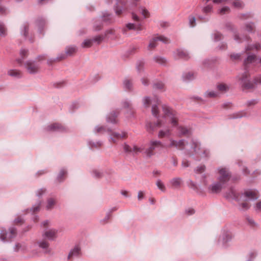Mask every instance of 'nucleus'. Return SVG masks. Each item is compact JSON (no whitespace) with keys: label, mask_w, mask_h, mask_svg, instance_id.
<instances>
[{"label":"nucleus","mask_w":261,"mask_h":261,"mask_svg":"<svg viewBox=\"0 0 261 261\" xmlns=\"http://www.w3.org/2000/svg\"><path fill=\"white\" fill-rule=\"evenodd\" d=\"M164 117L162 119H159L157 122L152 124L150 122L146 123V128L147 132H152L155 127H162L166 125H170L172 127H177L179 134L182 136L188 135L190 134V130L184 127L178 126V115L172 109L166 106H163Z\"/></svg>","instance_id":"1"},{"label":"nucleus","mask_w":261,"mask_h":261,"mask_svg":"<svg viewBox=\"0 0 261 261\" xmlns=\"http://www.w3.org/2000/svg\"><path fill=\"white\" fill-rule=\"evenodd\" d=\"M220 176L218 178L219 182L214 183L211 186L210 189L212 193H217L221 191L223 185L230 179V174L228 170L225 168L219 169Z\"/></svg>","instance_id":"2"},{"label":"nucleus","mask_w":261,"mask_h":261,"mask_svg":"<svg viewBox=\"0 0 261 261\" xmlns=\"http://www.w3.org/2000/svg\"><path fill=\"white\" fill-rule=\"evenodd\" d=\"M238 78L239 84L243 90L253 89L255 85L261 84V75L256 76L253 83L249 81L247 73L239 75Z\"/></svg>","instance_id":"3"},{"label":"nucleus","mask_w":261,"mask_h":261,"mask_svg":"<svg viewBox=\"0 0 261 261\" xmlns=\"http://www.w3.org/2000/svg\"><path fill=\"white\" fill-rule=\"evenodd\" d=\"M258 198L257 192L253 190H248L245 191L242 195L241 198L245 201L240 205V209L242 211L248 210L250 205L247 203L248 201L254 200Z\"/></svg>","instance_id":"4"},{"label":"nucleus","mask_w":261,"mask_h":261,"mask_svg":"<svg viewBox=\"0 0 261 261\" xmlns=\"http://www.w3.org/2000/svg\"><path fill=\"white\" fill-rule=\"evenodd\" d=\"M132 18L134 20L137 21V23H128L126 24V29L128 30H134L137 32H140L143 30V26L140 22L139 17L134 13H132Z\"/></svg>","instance_id":"5"},{"label":"nucleus","mask_w":261,"mask_h":261,"mask_svg":"<svg viewBox=\"0 0 261 261\" xmlns=\"http://www.w3.org/2000/svg\"><path fill=\"white\" fill-rule=\"evenodd\" d=\"M191 146L193 149V151H191L192 153L199 155L202 153L201 156H206L209 154L208 150L202 149L200 147V142L197 140H193L191 142Z\"/></svg>","instance_id":"6"},{"label":"nucleus","mask_w":261,"mask_h":261,"mask_svg":"<svg viewBox=\"0 0 261 261\" xmlns=\"http://www.w3.org/2000/svg\"><path fill=\"white\" fill-rule=\"evenodd\" d=\"M16 234V231L15 228L11 227L9 229L8 232H5L2 230L0 233V239L3 241H8L14 238Z\"/></svg>","instance_id":"7"},{"label":"nucleus","mask_w":261,"mask_h":261,"mask_svg":"<svg viewBox=\"0 0 261 261\" xmlns=\"http://www.w3.org/2000/svg\"><path fill=\"white\" fill-rule=\"evenodd\" d=\"M24 66L27 72L30 74L36 73L39 70V66L34 61H27Z\"/></svg>","instance_id":"8"},{"label":"nucleus","mask_w":261,"mask_h":261,"mask_svg":"<svg viewBox=\"0 0 261 261\" xmlns=\"http://www.w3.org/2000/svg\"><path fill=\"white\" fill-rule=\"evenodd\" d=\"M159 41H161L165 43H167L169 42L168 39L165 37L162 36H156L150 41V43L148 46V48L149 49H152L158 45Z\"/></svg>","instance_id":"9"},{"label":"nucleus","mask_w":261,"mask_h":261,"mask_svg":"<svg viewBox=\"0 0 261 261\" xmlns=\"http://www.w3.org/2000/svg\"><path fill=\"white\" fill-rule=\"evenodd\" d=\"M58 230L55 228H49L45 230L42 237L49 240H54L57 237Z\"/></svg>","instance_id":"10"},{"label":"nucleus","mask_w":261,"mask_h":261,"mask_svg":"<svg viewBox=\"0 0 261 261\" xmlns=\"http://www.w3.org/2000/svg\"><path fill=\"white\" fill-rule=\"evenodd\" d=\"M170 144L169 147H175L178 149L182 150L186 146V142L184 140H180L178 141L175 140L173 139H169Z\"/></svg>","instance_id":"11"},{"label":"nucleus","mask_w":261,"mask_h":261,"mask_svg":"<svg viewBox=\"0 0 261 261\" xmlns=\"http://www.w3.org/2000/svg\"><path fill=\"white\" fill-rule=\"evenodd\" d=\"M174 57L175 59H182L187 60L189 58V56L187 51L179 49L174 52Z\"/></svg>","instance_id":"12"},{"label":"nucleus","mask_w":261,"mask_h":261,"mask_svg":"<svg viewBox=\"0 0 261 261\" xmlns=\"http://www.w3.org/2000/svg\"><path fill=\"white\" fill-rule=\"evenodd\" d=\"M36 245L39 248L42 249L46 253L50 252V249L49 248V243L45 240H40L36 243Z\"/></svg>","instance_id":"13"},{"label":"nucleus","mask_w":261,"mask_h":261,"mask_svg":"<svg viewBox=\"0 0 261 261\" xmlns=\"http://www.w3.org/2000/svg\"><path fill=\"white\" fill-rule=\"evenodd\" d=\"M116 5L115 7V13L118 15H120L122 12L125 3L123 0H118Z\"/></svg>","instance_id":"14"},{"label":"nucleus","mask_w":261,"mask_h":261,"mask_svg":"<svg viewBox=\"0 0 261 261\" xmlns=\"http://www.w3.org/2000/svg\"><path fill=\"white\" fill-rule=\"evenodd\" d=\"M126 137V133L123 132H121V133H116L114 132L111 134L110 139L113 142H115L117 140H119L121 138H124Z\"/></svg>","instance_id":"15"},{"label":"nucleus","mask_w":261,"mask_h":261,"mask_svg":"<svg viewBox=\"0 0 261 261\" xmlns=\"http://www.w3.org/2000/svg\"><path fill=\"white\" fill-rule=\"evenodd\" d=\"M81 254V248L79 246H75L71 250L68 255V258L74 256H77Z\"/></svg>","instance_id":"16"},{"label":"nucleus","mask_w":261,"mask_h":261,"mask_svg":"<svg viewBox=\"0 0 261 261\" xmlns=\"http://www.w3.org/2000/svg\"><path fill=\"white\" fill-rule=\"evenodd\" d=\"M171 135V130L168 128H162L158 134V137L160 138L170 136Z\"/></svg>","instance_id":"17"},{"label":"nucleus","mask_w":261,"mask_h":261,"mask_svg":"<svg viewBox=\"0 0 261 261\" xmlns=\"http://www.w3.org/2000/svg\"><path fill=\"white\" fill-rule=\"evenodd\" d=\"M48 131L62 130L63 128L59 124L55 123L48 125L46 128Z\"/></svg>","instance_id":"18"},{"label":"nucleus","mask_w":261,"mask_h":261,"mask_svg":"<svg viewBox=\"0 0 261 261\" xmlns=\"http://www.w3.org/2000/svg\"><path fill=\"white\" fill-rule=\"evenodd\" d=\"M8 74L11 76L16 78H19L22 76V73L19 70L16 69H10L8 70Z\"/></svg>","instance_id":"19"},{"label":"nucleus","mask_w":261,"mask_h":261,"mask_svg":"<svg viewBox=\"0 0 261 261\" xmlns=\"http://www.w3.org/2000/svg\"><path fill=\"white\" fill-rule=\"evenodd\" d=\"M117 115L115 113H110L107 117V122L111 123H116L117 122L116 119Z\"/></svg>","instance_id":"20"},{"label":"nucleus","mask_w":261,"mask_h":261,"mask_svg":"<svg viewBox=\"0 0 261 261\" xmlns=\"http://www.w3.org/2000/svg\"><path fill=\"white\" fill-rule=\"evenodd\" d=\"M194 74L191 72H186L184 73L182 75L183 81L185 82L192 80L194 78Z\"/></svg>","instance_id":"21"},{"label":"nucleus","mask_w":261,"mask_h":261,"mask_svg":"<svg viewBox=\"0 0 261 261\" xmlns=\"http://www.w3.org/2000/svg\"><path fill=\"white\" fill-rule=\"evenodd\" d=\"M170 184L175 188H178L180 186L181 179L180 178H174L170 181Z\"/></svg>","instance_id":"22"},{"label":"nucleus","mask_w":261,"mask_h":261,"mask_svg":"<svg viewBox=\"0 0 261 261\" xmlns=\"http://www.w3.org/2000/svg\"><path fill=\"white\" fill-rule=\"evenodd\" d=\"M93 40L92 39H85L83 43L81 44V46L83 48H89L92 45Z\"/></svg>","instance_id":"23"},{"label":"nucleus","mask_w":261,"mask_h":261,"mask_svg":"<svg viewBox=\"0 0 261 261\" xmlns=\"http://www.w3.org/2000/svg\"><path fill=\"white\" fill-rule=\"evenodd\" d=\"M149 145L154 149L162 146V142L159 140H151L149 142Z\"/></svg>","instance_id":"24"},{"label":"nucleus","mask_w":261,"mask_h":261,"mask_svg":"<svg viewBox=\"0 0 261 261\" xmlns=\"http://www.w3.org/2000/svg\"><path fill=\"white\" fill-rule=\"evenodd\" d=\"M20 54L21 57V59H18L16 60V61L18 63H21L23 59L27 56L28 55V50L25 49H21L20 51Z\"/></svg>","instance_id":"25"},{"label":"nucleus","mask_w":261,"mask_h":261,"mask_svg":"<svg viewBox=\"0 0 261 261\" xmlns=\"http://www.w3.org/2000/svg\"><path fill=\"white\" fill-rule=\"evenodd\" d=\"M156 185L159 189L162 192H165L166 187L163 182L161 179H158L156 181Z\"/></svg>","instance_id":"26"},{"label":"nucleus","mask_w":261,"mask_h":261,"mask_svg":"<svg viewBox=\"0 0 261 261\" xmlns=\"http://www.w3.org/2000/svg\"><path fill=\"white\" fill-rule=\"evenodd\" d=\"M56 203V201L53 198H49L48 199L46 208L47 210H51L53 208Z\"/></svg>","instance_id":"27"},{"label":"nucleus","mask_w":261,"mask_h":261,"mask_svg":"<svg viewBox=\"0 0 261 261\" xmlns=\"http://www.w3.org/2000/svg\"><path fill=\"white\" fill-rule=\"evenodd\" d=\"M230 12V9L227 6H224L220 9H219L218 11V13L221 15H224L227 13H228Z\"/></svg>","instance_id":"28"},{"label":"nucleus","mask_w":261,"mask_h":261,"mask_svg":"<svg viewBox=\"0 0 261 261\" xmlns=\"http://www.w3.org/2000/svg\"><path fill=\"white\" fill-rule=\"evenodd\" d=\"M139 11L142 15L144 17V18L148 17L149 15V13L147 9L143 7H140L139 8Z\"/></svg>","instance_id":"29"},{"label":"nucleus","mask_w":261,"mask_h":261,"mask_svg":"<svg viewBox=\"0 0 261 261\" xmlns=\"http://www.w3.org/2000/svg\"><path fill=\"white\" fill-rule=\"evenodd\" d=\"M232 6L237 9H241L243 7V3L240 0L234 1L232 2Z\"/></svg>","instance_id":"30"},{"label":"nucleus","mask_w":261,"mask_h":261,"mask_svg":"<svg viewBox=\"0 0 261 261\" xmlns=\"http://www.w3.org/2000/svg\"><path fill=\"white\" fill-rule=\"evenodd\" d=\"M76 51V48L75 46L68 47L66 49V54L67 55L71 56L73 53Z\"/></svg>","instance_id":"31"},{"label":"nucleus","mask_w":261,"mask_h":261,"mask_svg":"<svg viewBox=\"0 0 261 261\" xmlns=\"http://www.w3.org/2000/svg\"><path fill=\"white\" fill-rule=\"evenodd\" d=\"M219 94L214 91H206L205 93V96L207 97H216L218 96Z\"/></svg>","instance_id":"32"},{"label":"nucleus","mask_w":261,"mask_h":261,"mask_svg":"<svg viewBox=\"0 0 261 261\" xmlns=\"http://www.w3.org/2000/svg\"><path fill=\"white\" fill-rule=\"evenodd\" d=\"M154 149V148H153V147L150 146L149 145V147L145 150V153L147 156L150 157L153 154Z\"/></svg>","instance_id":"33"},{"label":"nucleus","mask_w":261,"mask_h":261,"mask_svg":"<svg viewBox=\"0 0 261 261\" xmlns=\"http://www.w3.org/2000/svg\"><path fill=\"white\" fill-rule=\"evenodd\" d=\"M144 150V147L143 146H134L133 148V152L136 154H137L140 152H142Z\"/></svg>","instance_id":"34"},{"label":"nucleus","mask_w":261,"mask_h":261,"mask_svg":"<svg viewBox=\"0 0 261 261\" xmlns=\"http://www.w3.org/2000/svg\"><path fill=\"white\" fill-rule=\"evenodd\" d=\"M151 112L152 115H153L155 117H158L159 116V109L158 106L156 105H153L152 106Z\"/></svg>","instance_id":"35"},{"label":"nucleus","mask_w":261,"mask_h":261,"mask_svg":"<svg viewBox=\"0 0 261 261\" xmlns=\"http://www.w3.org/2000/svg\"><path fill=\"white\" fill-rule=\"evenodd\" d=\"M225 197L227 198H232V199L238 198L237 193L233 190H231L230 193L228 194H226L225 195Z\"/></svg>","instance_id":"36"},{"label":"nucleus","mask_w":261,"mask_h":261,"mask_svg":"<svg viewBox=\"0 0 261 261\" xmlns=\"http://www.w3.org/2000/svg\"><path fill=\"white\" fill-rule=\"evenodd\" d=\"M164 87V84L161 82H156L153 85V88L155 90H161Z\"/></svg>","instance_id":"37"},{"label":"nucleus","mask_w":261,"mask_h":261,"mask_svg":"<svg viewBox=\"0 0 261 261\" xmlns=\"http://www.w3.org/2000/svg\"><path fill=\"white\" fill-rule=\"evenodd\" d=\"M7 35V30L5 25L3 23H0V35L5 36Z\"/></svg>","instance_id":"38"},{"label":"nucleus","mask_w":261,"mask_h":261,"mask_svg":"<svg viewBox=\"0 0 261 261\" xmlns=\"http://www.w3.org/2000/svg\"><path fill=\"white\" fill-rule=\"evenodd\" d=\"M41 202H38L36 204L33 206L32 208L31 209V211H32L33 213L37 212L40 210Z\"/></svg>","instance_id":"39"},{"label":"nucleus","mask_w":261,"mask_h":261,"mask_svg":"<svg viewBox=\"0 0 261 261\" xmlns=\"http://www.w3.org/2000/svg\"><path fill=\"white\" fill-rule=\"evenodd\" d=\"M218 90L222 92L226 91L228 89V87L225 84H220L217 86Z\"/></svg>","instance_id":"40"},{"label":"nucleus","mask_w":261,"mask_h":261,"mask_svg":"<svg viewBox=\"0 0 261 261\" xmlns=\"http://www.w3.org/2000/svg\"><path fill=\"white\" fill-rule=\"evenodd\" d=\"M231 239V236L228 233L225 234L223 237L222 243L224 245L226 242L230 240Z\"/></svg>","instance_id":"41"},{"label":"nucleus","mask_w":261,"mask_h":261,"mask_svg":"<svg viewBox=\"0 0 261 261\" xmlns=\"http://www.w3.org/2000/svg\"><path fill=\"white\" fill-rule=\"evenodd\" d=\"M104 39L103 35H98L93 38V42H97V43H100Z\"/></svg>","instance_id":"42"},{"label":"nucleus","mask_w":261,"mask_h":261,"mask_svg":"<svg viewBox=\"0 0 261 261\" xmlns=\"http://www.w3.org/2000/svg\"><path fill=\"white\" fill-rule=\"evenodd\" d=\"M102 145V143L100 141L97 142H93L92 144H91V142H89V146L91 148H93L94 147L97 148L100 146H101Z\"/></svg>","instance_id":"43"},{"label":"nucleus","mask_w":261,"mask_h":261,"mask_svg":"<svg viewBox=\"0 0 261 261\" xmlns=\"http://www.w3.org/2000/svg\"><path fill=\"white\" fill-rule=\"evenodd\" d=\"M254 24L252 23H247L245 25V30L248 32H250L253 31L254 29Z\"/></svg>","instance_id":"44"},{"label":"nucleus","mask_w":261,"mask_h":261,"mask_svg":"<svg viewBox=\"0 0 261 261\" xmlns=\"http://www.w3.org/2000/svg\"><path fill=\"white\" fill-rule=\"evenodd\" d=\"M21 29V34H23L24 37H27L28 25L27 24H23L22 27Z\"/></svg>","instance_id":"45"},{"label":"nucleus","mask_w":261,"mask_h":261,"mask_svg":"<svg viewBox=\"0 0 261 261\" xmlns=\"http://www.w3.org/2000/svg\"><path fill=\"white\" fill-rule=\"evenodd\" d=\"M94 131L96 133H103L106 131V129L103 126H97L95 128Z\"/></svg>","instance_id":"46"},{"label":"nucleus","mask_w":261,"mask_h":261,"mask_svg":"<svg viewBox=\"0 0 261 261\" xmlns=\"http://www.w3.org/2000/svg\"><path fill=\"white\" fill-rule=\"evenodd\" d=\"M123 149L125 152L130 153L133 152V148H132L128 145L124 144L123 145Z\"/></svg>","instance_id":"47"},{"label":"nucleus","mask_w":261,"mask_h":261,"mask_svg":"<svg viewBox=\"0 0 261 261\" xmlns=\"http://www.w3.org/2000/svg\"><path fill=\"white\" fill-rule=\"evenodd\" d=\"M66 174V171H65L63 169L61 170L58 176V180L60 181H61L64 175H65Z\"/></svg>","instance_id":"48"},{"label":"nucleus","mask_w":261,"mask_h":261,"mask_svg":"<svg viewBox=\"0 0 261 261\" xmlns=\"http://www.w3.org/2000/svg\"><path fill=\"white\" fill-rule=\"evenodd\" d=\"M150 99L149 97H146L143 99V105L145 107H148L150 105Z\"/></svg>","instance_id":"49"},{"label":"nucleus","mask_w":261,"mask_h":261,"mask_svg":"<svg viewBox=\"0 0 261 261\" xmlns=\"http://www.w3.org/2000/svg\"><path fill=\"white\" fill-rule=\"evenodd\" d=\"M196 19L194 16H190L189 17V24L190 27H193L195 25Z\"/></svg>","instance_id":"50"},{"label":"nucleus","mask_w":261,"mask_h":261,"mask_svg":"<svg viewBox=\"0 0 261 261\" xmlns=\"http://www.w3.org/2000/svg\"><path fill=\"white\" fill-rule=\"evenodd\" d=\"M260 48V45L258 43H256V44H254L253 45H252L251 46L247 47L246 49L247 50H252V49H256V50H258Z\"/></svg>","instance_id":"51"},{"label":"nucleus","mask_w":261,"mask_h":261,"mask_svg":"<svg viewBox=\"0 0 261 261\" xmlns=\"http://www.w3.org/2000/svg\"><path fill=\"white\" fill-rule=\"evenodd\" d=\"M255 59V56L253 55H249L248 56L246 60L245 61V64L249 63L250 62H252Z\"/></svg>","instance_id":"52"},{"label":"nucleus","mask_w":261,"mask_h":261,"mask_svg":"<svg viewBox=\"0 0 261 261\" xmlns=\"http://www.w3.org/2000/svg\"><path fill=\"white\" fill-rule=\"evenodd\" d=\"M124 85L126 89H130L132 86V83L129 80H125L124 82Z\"/></svg>","instance_id":"53"},{"label":"nucleus","mask_w":261,"mask_h":261,"mask_svg":"<svg viewBox=\"0 0 261 261\" xmlns=\"http://www.w3.org/2000/svg\"><path fill=\"white\" fill-rule=\"evenodd\" d=\"M221 38V34L219 33H216L214 34V40L215 41H219Z\"/></svg>","instance_id":"54"},{"label":"nucleus","mask_w":261,"mask_h":261,"mask_svg":"<svg viewBox=\"0 0 261 261\" xmlns=\"http://www.w3.org/2000/svg\"><path fill=\"white\" fill-rule=\"evenodd\" d=\"M254 208L256 211L261 212V201L258 202Z\"/></svg>","instance_id":"55"},{"label":"nucleus","mask_w":261,"mask_h":261,"mask_svg":"<svg viewBox=\"0 0 261 261\" xmlns=\"http://www.w3.org/2000/svg\"><path fill=\"white\" fill-rule=\"evenodd\" d=\"M205 169V166H200L199 167H198L196 169V171L198 173H202L204 171Z\"/></svg>","instance_id":"56"},{"label":"nucleus","mask_w":261,"mask_h":261,"mask_svg":"<svg viewBox=\"0 0 261 261\" xmlns=\"http://www.w3.org/2000/svg\"><path fill=\"white\" fill-rule=\"evenodd\" d=\"M144 192L142 191H140L138 193V199L139 200H142L144 198Z\"/></svg>","instance_id":"57"},{"label":"nucleus","mask_w":261,"mask_h":261,"mask_svg":"<svg viewBox=\"0 0 261 261\" xmlns=\"http://www.w3.org/2000/svg\"><path fill=\"white\" fill-rule=\"evenodd\" d=\"M45 189H41L37 192L36 194L38 197H40L43 193H45Z\"/></svg>","instance_id":"58"},{"label":"nucleus","mask_w":261,"mask_h":261,"mask_svg":"<svg viewBox=\"0 0 261 261\" xmlns=\"http://www.w3.org/2000/svg\"><path fill=\"white\" fill-rule=\"evenodd\" d=\"M240 57V54H234L231 55V56H230V57L232 59H233L234 60L239 59Z\"/></svg>","instance_id":"59"},{"label":"nucleus","mask_w":261,"mask_h":261,"mask_svg":"<svg viewBox=\"0 0 261 261\" xmlns=\"http://www.w3.org/2000/svg\"><path fill=\"white\" fill-rule=\"evenodd\" d=\"M186 213L188 215H192L195 213L194 210L193 208H189L186 211Z\"/></svg>","instance_id":"60"},{"label":"nucleus","mask_w":261,"mask_h":261,"mask_svg":"<svg viewBox=\"0 0 261 261\" xmlns=\"http://www.w3.org/2000/svg\"><path fill=\"white\" fill-rule=\"evenodd\" d=\"M212 9V8L211 6H208L205 7L203 9V11H204V12L207 13V12H210L211 11Z\"/></svg>","instance_id":"61"},{"label":"nucleus","mask_w":261,"mask_h":261,"mask_svg":"<svg viewBox=\"0 0 261 261\" xmlns=\"http://www.w3.org/2000/svg\"><path fill=\"white\" fill-rule=\"evenodd\" d=\"M256 103H257V101L254 99H252L251 100L248 101V105L249 106L255 105Z\"/></svg>","instance_id":"62"},{"label":"nucleus","mask_w":261,"mask_h":261,"mask_svg":"<svg viewBox=\"0 0 261 261\" xmlns=\"http://www.w3.org/2000/svg\"><path fill=\"white\" fill-rule=\"evenodd\" d=\"M113 33H114V31H113L112 29H110V30H107V31L106 32V33H105V36H108L109 34H113Z\"/></svg>","instance_id":"63"},{"label":"nucleus","mask_w":261,"mask_h":261,"mask_svg":"<svg viewBox=\"0 0 261 261\" xmlns=\"http://www.w3.org/2000/svg\"><path fill=\"white\" fill-rule=\"evenodd\" d=\"M129 106H130L129 103L127 101H125L123 102V106L124 108H129Z\"/></svg>","instance_id":"64"}]
</instances>
